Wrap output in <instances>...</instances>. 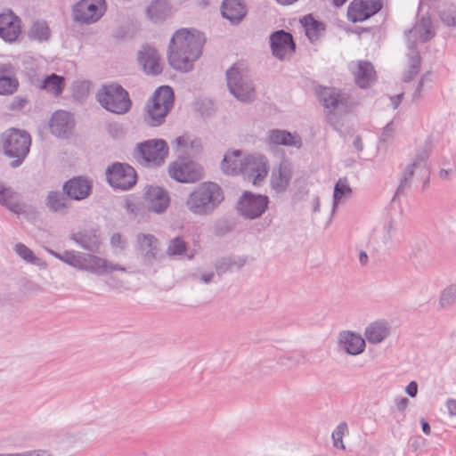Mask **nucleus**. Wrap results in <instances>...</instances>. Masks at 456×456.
Returning a JSON list of instances; mask_svg holds the SVG:
<instances>
[{
	"label": "nucleus",
	"instance_id": "4d7b16f0",
	"mask_svg": "<svg viewBox=\"0 0 456 456\" xmlns=\"http://www.w3.org/2000/svg\"><path fill=\"white\" fill-rule=\"evenodd\" d=\"M445 406L448 411V414L450 417L456 416V400L455 399H448L445 403Z\"/></svg>",
	"mask_w": 456,
	"mask_h": 456
},
{
	"label": "nucleus",
	"instance_id": "e433bc0d",
	"mask_svg": "<svg viewBox=\"0 0 456 456\" xmlns=\"http://www.w3.org/2000/svg\"><path fill=\"white\" fill-rule=\"evenodd\" d=\"M71 239L84 249L96 253L100 248V239L94 231H83L72 234Z\"/></svg>",
	"mask_w": 456,
	"mask_h": 456
},
{
	"label": "nucleus",
	"instance_id": "603ef678",
	"mask_svg": "<svg viewBox=\"0 0 456 456\" xmlns=\"http://www.w3.org/2000/svg\"><path fill=\"white\" fill-rule=\"evenodd\" d=\"M110 244L113 248L122 251L126 247V241L120 233H114L110 238Z\"/></svg>",
	"mask_w": 456,
	"mask_h": 456
},
{
	"label": "nucleus",
	"instance_id": "a878e982",
	"mask_svg": "<svg viewBox=\"0 0 456 456\" xmlns=\"http://www.w3.org/2000/svg\"><path fill=\"white\" fill-rule=\"evenodd\" d=\"M138 61L147 74L158 75L162 71L159 54L154 48L143 46L138 53Z\"/></svg>",
	"mask_w": 456,
	"mask_h": 456
},
{
	"label": "nucleus",
	"instance_id": "cd10ccee",
	"mask_svg": "<svg viewBox=\"0 0 456 456\" xmlns=\"http://www.w3.org/2000/svg\"><path fill=\"white\" fill-rule=\"evenodd\" d=\"M351 69L358 86L366 88L375 81L376 72L370 61H359Z\"/></svg>",
	"mask_w": 456,
	"mask_h": 456
},
{
	"label": "nucleus",
	"instance_id": "c756f323",
	"mask_svg": "<svg viewBox=\"0 0 456 456\" xmlns=\"http://www.w3.org/2000/svg\"><path fill=\"white\" fill-rule=\"evenodd\" d=\"M242 152L240 150L227 151L221 162L222 171L228 175L241 174L243 167Z\"/></svg>",
	"mask_w": 456,
	"mask_h": 456
},
{
	"label": "nucleus",
	"instance_id": "aec40b11",
	"mask_svg": "<svg viewBox=\"0 0 456 456\" xmlns=\"http://www.w3.org/2000/svg\"><path fill=\"white\" fill-rule=\"evenodd\" d=\"M144 202L150 211L159 214L167 208L170 199L168 193L164 189L151 185L145 190Z\"/></svg>",
	"mask_w": 456,
	"mask_h": 456
},
{
	"label": "nucleus",
	"instance_id": "c85d7f7f",
	"mask_svg": "<svg viewBox=\"0 0 456 456\" xmlns=\"http://www.w3.org/2000/svg\"><path fill=\"white\" fill-rule=\"evenodd\" d=\"M175 151L178 158H190L198 155L202 148L201 142L187 135L175 139Z\"/></svg>",
	"mask_w": 456,
	"mask_h": 456
},
{
	"label": "nucleus",
	"instance_id": "6e6d98bb",
	"mask_svg": "<svg viewBox=\"0 0 456 456\" xmlns=\"http://www.w3.org/2000/svg\"><path fill=\"white\" fill-rule=\"evenodd\" d=\"M231 258H232L231 270H232V269H240L246 263V259L244 257H241V256H232Z\"/></svg>",
	"mask_w": 456,
	"mask_h": 456
},
{
	"label": "nucleus",
	"instance_id": "473e14b6",
	"mask_svg": "<svg viewBox=\"0 0 456 456\" xmlns=\"http://www.w3.org/2000/svg\"><path fill=\"white\" fill-rule=\"evenodd\" d=\"M146 15L153 23H162L171 15V6L167 0H152L146 8Z\"/></svg>",
	"mask_w": 456,
	"mask_h": 456
},
{
	"label": "nucleus",
	"instance_id": "8fccbe9b",
	"mask_svg": "<svg viewBox=\"0 0 456 456\" xmlns=\"http://www.w3.org/2000/svg\"><path fill=\"white\" fill-rule=\"evenodd\" d=\"M426 249V244L423 241H413L408 247L410 256H416L418 253H422Z\"/></svg>",
	"mask_w": 456,
	"mask_h": 456
},
{
	"label": "nucleus",
	"instance_id": "72a5a7b5",
	"mask_svg": "<svg viewBox=\"0 0 456 456\" xmlns=\"http://www.w3.org/2000/svg\"><path fill=\"white\" fill-rule=\"evenodd\" d=\"M19 86L15 72L11 64H0V94H13Z\"/></svg>",
	"mask_w": 456,
	"mask_h": 456
},
{
	"label": "nucleus",
	"instance_id": "de8ad7c7",
	"mask_svg": "<svg viewBox=\"0 0 456 456\" xmlns=\"http://www.w3.org/2000/svg\"><path fill=\"white\" fill-rule=\"evenodd\" d=\"M347 432V425L346 422H340L336 429L332 432L331 437L333 440V445L336 448L345 449L343 443V436Z\"/></svg>",
	"mask_w": 456,
	"mask_h": 456
},
{
	"label": "nucleus",
	"instance_id": "b1692460",
	"mask_svg": "<svg viewBox=\"0 0 456 456\" xmlns=\"http://www.w3.org/2000/svg\"><path fill=\"white\" fill-rule=\"evenodd\" d=\"M136 240L143 261L149 265L155 262L159 245L158 239L152 234L139 233L136 236Z\"/></svg>",
	"mask_w": 456,
	"mask_h": 456
},
{
	"label": "nucleus",
	"instance_id": "4be33fe9",
	"mask_svg": "<svg viewBox=\"0 0 456 456\" xmlns=\"http://www.w3.org/2000/svg\"><path fill=\"white\" fill-rule=\"evenodd\" d=\"M319 99L327 109L344 110L348 104V96L333 87H324L318 92Z\"/></svg>",
	"mask_w": 456,
	"mask_h": 456
},
{
	"label": "nucleus",
	"instance_id": "a18cd8bd",
	"mask_svg": "<svg viewBox=\"0 0 456 456\" xmlns=\"http://www.w3.org/2000/svg\"><path fill=\"white\" fill-rule=\"evenodd\" d=\"M409 70L403 74V80L404 82H410L419 71L420 67V57L418 51L412 50V53H409Z\"/></svg>",
	"mask_w": 456,
	"mask_h": 456
},
{
	"label": "nucleus",
	"instance_id": "ddd939ff",
	"mask_svg": "<svg viewBox=\"0 0 456 456\" xmlns=\"http://www.w3.org/2000/svg\"><path fill=\"white\" fill-rule=\"evenodd\" d=\"M267 196L245 191L237 203V210L247 219H256L261 216L268 208Z\"/></svg>",
	"mask_w": 456,
	"mask_h": 456
},
{
	"label": "nucleus",
	"instance_id": "1a4fd4ad",
	"mask_svg": "<svg viewBox=\"0 0 456 456\" xmlns=\"http://www.w3.org/2000/svg\"><path fill=\"white\" fill-rule=\"evenodd\" d=\"M168 174L179 183H190L202 178L203 168L188 158H178L169 166Z\"/></svg>",
	"mask_w": 456,
	"mask_h": 456
},
{
	"label": "nucleus",
	"instance_id": "5701e85b",
	"mask_svg": "<svg viewBox=\"0 0 456 456\" xmlns=\"http://www.w3.org/2000/svg\"><path fill=\"white\" fill-rule=\"evenodd\" d=\"M338 345L350 355H358L362 354L365 347V339L358 333L346 330L338 335Z\"/></svg>",
	"mask_w": 456,
	"mask_h": 456
},
{
	"label": "nucleus",
	"instance_id": "a211bd4d",
	"mask_svg": "<svg viewBox=\"0 0 456 456\" xmlns=\"http://www.w3.org/2000/svg\"><path fill=\"white\" fill-rule=\"evenodd\" d=\"M392 334V324L385 319H379L370 322L364 330L365 342L370 345H379Z\"/></svg>",
	"mask_w": 456,
	"mask_h": 456
},
{
	"label": "nucleus",
	"instance_id": "4c0bfd02",
	"mask_svg": "<svg viewBox=\"0 0 456 456\" xmlns=\"http://www.w3.org/2000/svg\"><path fill=\"white\" fill-rule=\"evenodd\" d=\"M352 195V189L346 178H339L336 183L333 191L332 208L330 213V219L333 216L334 213L343 198H350Z\"/></svg>",
	"mask_w": 456,
	"mask_h": 456
},
{
	"label": "nucleus",
	"instance_id": "ea45409f",
	"mask_svg": "<svg viewBox=\"0 0 456 456\" xmlns=\"http://www.w3.org/2000/svg\"><path fill=\"white\" fill-rule=\"evenodd\" d=\"M301 23L305 28V35L312 43L317 41L325 29L324 24L315 20L311 15L305 16L301 20Z\"/></svg>",
	"mask_w": 456,
	"mask_h": 456
},
{
	"label": "nucleus",
	"instance_id": "393cba45",
	"mask_svg": "<svg viewBox=\"0 0 456 456\" xmlns=\"http://www.w3.org/2000/svg\"><path fill=\"white\" fill-rule=\"evenodd\" d=\"M20 32V20L12 11L0 14V37L7 42H12L16 40Z\"/></svg>",
	"mask_w": 456,
	"mask_h": 456
},
{
	"label": "nucleus",
	"instance_id": "69168bd1",
	"mask_svg": "<svg viewBox=\"0 0 456 456\" xmlns=\"http://www.w3.org/2000/svg\"><path fill=\"white\" fill-rule=\"evenodd\" d=\"M353 145H354V147L358 151H362V149H363V144H362V138H361L360 136H356V137L354 139Z\"/></svg>",
	"mask_w": 456,
	"mask_h": 456
},
{
	"label": "nucleus",
	"instance_id": "f257e3e1",
	"mask_svg": "<svg viewBox=\"0 0 456 456\" xmlns=\"http://www.w3.org/2000/svg\"><path fill=\"white\" fill-rule=\"evenodd\" d=\"M205 37L194 29L181 28L175 31L168 45V62L176 70L189 72L193 63L201 56Z\"/></svg>",
	"mask_w": 456,
	"mask_h": 456
},
{
	"label": "nucleus",
	"instance_id": "423d86ee",
	"mask_svg": "<svg viewBox=\"0 0 456 456\" xmlns=\"http://www.w3.org/2000/svg\"><path fill=\"white\" fill-rule=\"evenodd\" d=\"M70 266L101 276L110 274L115 271L126 272V268L118 264L108 261L94 254L73 251Z\"/></svg>",
	"mask_w": 456,
	"mask_h": 456
},
{
	"label": "nucleus",
	"instance_id": "338daca9",
	"mask_svg": "<svg viewBox=\"0 0 456 456\" xmlns=\"http://www.w3.org/2000/svg\"><path fill=\"white\" fill-rule=\"evenodd\" d=\"M420 424H421L422 431L426 435H429L430 432H431V428H430L429 424L425 419H423L420 420Z\"/></svg>",
	"mask_w": 456,
	"mask_h": 456
},
{
	"label": "nucleus",
	"instance_id": "39448f33",
	"mask_svg": "<svg viewBox=\"0 0 456 456\" xmlns=\"http://www.w3.org/2000/svg\"><path fill=\"white\" fill-rule=\"evenodd\" d=\"M174 104V92L170 86L159 87L146 107L145 122L151 126L161 125Z\"/></svg>",
	"mask_w": 456,
	"mask_h": 456
},
{
	"label": "nucleus",
	"instance_id": "f8f14e48",
	"mask_svg": "<svg viewBox=\"0 0 456 456\" xmlns=\"http://www.w3.org/2000/svg\"><path fill=\"white\" fill-rule=\"evenodd\" d=\"M105 11V0H80L72 8L74 20L82 24L96 22Z\"/></svg>",
	"mask_w": 456,
	"mask_h": 456
},
{
	"label": "nucleus",
	"instance_id": "3c124183",
	"mask_svg": "<svg viewBox=\"0 0 456 456\" xmlns=\"http://www.w3.org/2000/svg\"><path fill=\"white\" fill-rule=\"evenodd\" d=\"M28 103V100L21 96H16L12 99V102L9 105V109L11 110H22L26 104Z\"/></svg>",
	"mask_w": 456,
	"mask_h": 456
},
{
	"label": "nucleus",
	"instance_id": "680f3d73",
	"mask_svg": "<svg viewBox=\"0 0 456 456\" xmlns=\"http://www.w3.org/2000/svg\"><path fill=\"white\" fill-rule=\"evenodd\" d=\"M30 456H53L48 450L36 449L28 451Z\"/></svg>",
	"mask_w": 456,
	"mask_h": 456
},
{
	"label": "nucleus",
	"instance_id": "13d9d810",
	"mask_svg": "<svg viewBox=\"0 0 456 456\" xmlns=\"http://www.w3.org/2000/svg\"><path fill=\"white\" fill-rule=\"evenodd\" d=\"M405 391L407 393V395L411 397H415L417 395V393H418V385L415 381H411L406 388H405Z\"/></svg>",
	"mask_w": 456,
	"mask_h": 456
},
{
	"label": "nucleus",
	"instance_id": "a19ab883",
	"mask_svg": "<svg viewBox=\"0 0 456 456\" xmlns=\"http://www.w3.org/2000/svg\"><path fill=\"white\" fill-rule=\"evenodd\" d=\"M39 88L53 96H59L64 88V77L56 74H51L41 81Z\"/></svg>",
	"mask_w": 456,
	"mask_h": 456
},
{
	"label": "nucleus",
	"instance_id": "bf43d9fd",
	"mask_svg": "<svg viewBox=\"0 0 456 456\" xmlns=\"http://www.w3.org/2000/svg\"><path fill=\"white\" fill-rule=\"evenodd\" d=\"M410 401L406 397H402L395 401V405L398 411H403L409 405Z\"/></svg>",
	"mask_w": 456,
	"mask_h": 456
},
{
	"label": "nucleus",
	"instance_id": "49530a36",
	"mask_svg": "<svg viewBox=\"0 0 456 456\" xmlns=\"http://www.w3.org/2000/svg\"><path fill=\"white\" fill-rule=\"evenodd\" d=\"M186 253V244L181 237H175L169 241L167 254L170 256H182Z\"/></svg>",
	"mask_w": 456,
	"mask_h": 456
},
{
	"label": "nucleus",
	"instance_id": "58836bf2",
	"mask_svg": "<svg viewBox=\"0 0 456 456\" xmlns=\"http://www.w3.org/2000/svg\"><path fill=\"white\" fill-rule=\"evenodd\" d=\"M15 253L26 263L37 266L41 270H45L47 263L42 258L37 256L34 252L23 243L14 245Z\"/></svg>",
	"mask_w": 456,
	"mask_h": 456
},
{
	"label": "nucleus",
	"instance_id": "f3484780",
	"mask_svg": "<svg viewBox=\"0 0 456 456\" xmlns=\"http://www.w3.org/2000/svg\"><path fill=\"white\" fill-rule=\"evenodd\" d=\"M434 35L431 20L429 18H422L406 33L410 52L412 53V50L418 51L417 44L430 40Z\"/></svg>",
	"mask_w": 456,
	"mask_h": 456
},
{
	"label": "nucleus",
	"instance_id": "6e6552de",
	"mask_svg": "<svg viewBox=\"0 0 456 456\" xmlns=\"http://www.w3.org/2000/svg\"><path fill=\"white\" fill-rule=\"evenodd\" d=\"M428 157L429 149L424 148L420 150L412 161L406 166L401 175L395 197L404 194L405 191L411 188L412 178L415 175L423 174L428 175L427 169V159Z\"/></svg>",
	"mask_w": 456,
	"mask_h": 456
},
{
	"label": "nucleus",
	"instance_id": "774afa93",
	"mask_svg": "<svg viewBox=\"0 0 456 456\" xmlns=\"http://www.w3.org/2000/svg\"><path fill=\"white\" fill-rule=\"evenodd\" d=\"M359 261L362 265H365L368 263V256L365 251H361L359 254Z\"/></svg>",
	"mask_w": 456,
	"mask_h": 456
},
{
	"label": "nucleus",
	"instance_id": "2f4dec72",
	"mask_svg": "<svg viewBox=\"0 0 456 456\" xmlns=\"http://www.w3.org/2000/svg\"><path fill=\"white\" fill-rule=\"evenodd\" d=\"M0 205L16 215L25 212V205L18 200V194L2 182H0Z\"/></svg>",
	"mask_w": 456,
	"mask_h": 456
},
{
	"label": "nucleus",
	"instance_id": "e2e57ef3",
	"mask_svg": "<svg viewBox=\"0 0 456 456\" xmlns=\"http://www.w3.org/2000/svg\"><path fill=\"white\" fill-rule=\"evenodd\" d=\"M403 96V94H397L395 96L390 97V101H391V103H392V106H393L394 110L397 109V107L401 103Z\"/></svg>",
	"mask_w": 456,
	"mask_h": 456
},
{
	"label": "nucleus",
	"instance_id": "9d476101",
	"mask_svg": "<svg viewBox=\"0 0 456 456\" xmlns=\"http://www.w3.org/2000/svg\"><path fill=\"white\" fill-rule=\"evenodd\" d=\"M167 156V147L166 142L161 139L144 142L135 151V157L148 167L161 165Z\"/></svg>",
	"mask_w": 456,
	"mask_h": 456
},
{
	"label": "nucleus",
	"instance_id": "dca6fc26",
	"mask_svg": "<svg viewBox=\"0 0 456 456\" xmlns=\"http://www.w3.org/2000/svg\"><path fill=\"white\" fill-rule=\"evenodd\" d=\"M381 7L379 0H354L348 7L347 16L353 22H361L377 13Z\"/></svg>",
	"mask_w": 456,
	"mask_h": 456
},
{
	"label": "nucleus",
	"instance_id": "0eeeda50",
	"mask_svg": "<svg viewBox=\"0 0 456 456\" xmlns=\"http://www.w3.org/2000/svg\"><path fill=\"white\" fill-rule=\"evenodd\" d=\"M226 81L230 93L237 100L248 102L255 99V87L246 71L232 66L226 72Z\"/></svg>",
	"mask_w": 456,
	"mask_h": 456
},
{
	"label": "nucleus",
	"instance_id": "c9c22d12",
	"mask_svg": "<svg viewBox=\"0 0 456 456\" xmlns=\"http://www.w3.org/2000/svg\"><path fill=\"white\" fill-rule=\"evenodd\" d=\"M45 205L51 212L61 216L67 215L70 208L69 200L60 191H50L46 196Z\"/></svg>",
	"mask_w": 456,
	"mask_h": 456
},
{
	"label": "nucleus",
	"instance_id": "20e7f679",
	"mask_svg": "<svg viewBox=\"0 0 456 456\" xmlns=\"http://www.w3.org/2000/svg\"><path fill=\"white\" fill-rule=\"evenodd\" d=\"M96 99L102 108L118 115L127 113L132 106L127 91L115 83L102 86L96 94Z\"/></svg>",
	"mask_w": 456,
	"mask_h": 456
},
{
	"label": "nucleus",
	"instance_id": "052dcab7",
	"mask_svg": "<svg viewBox=\"0 0 456 456\" xmlns=\"http://www.w3.org/2000/svg\"><path fill=\"white\" fill-rule=\"evenodd\" d=\"M213 278H214L213 272L204 273L199 276H196L197 280H199L200 281L206 283V284L209 283L213 280Z\"/></svg>",
	"mask_w": 456,
	"mask_h": 456
},
{
	"label": "nucleus",
	"instance_id": "f03ea898",
	"mask_svg": "<svg viewBox=\"0 0 456 456\" xmlns=\"http://www.w3.org/2000/svg\"><path fill=\"white\" fill-rule=\"evenodd\" d=\"M224 200L222 187L214 182H204L194 188L187 196L185 207L196 216H211Z\"/></svg>",
	"mask_w": 456,
	"mask_h": 456
},
{
	"label": "nucleus",
	"instance_id": "09e8293b",
	"mask_svg": "<svg viewBox=\"0 0 456 456\" xmlns=\"http://www.w3.org/2000/svg\"><path fill=\"white\" fill-rule=\"evenodd\" d=\"M47 252L52 255L53 256H54L55 258L64 262L65 264L70 265V262H71V258H72V255H73V251L74 250H65L64 252L62 253H58V252H55L50 248H47L46 249Z\"/></svg>",
	"mask_w": 456,
	"mask_h": 456
},
{
	"label": "nucleus",
	"instance_id": "9b49d317",
	"mask_svg": "<svg viewBox=\"0 0 456 456\" xmlns=\"http://www.w3.org/2000/svg\"><path fill=\"white\" fill-rule=\"evenodd\" d=\"M107 181L110 186L121 191L131 189L136 183L134 169L123 163H113L106 169Z\"/></svg>",
	"mask_w": 456,
	"mask_h": 456
},
{
	"label": "nucleus",
	"instance_id": "4468645a",
	"mask_svg": "<svg viewBox=\"0 0 456 456\" xmlns=\"http://www.w3.org/2000/svg\"><path fill=\"white\" fill-rule=\"evenodd\" d=\"M269 171L266 157L263 155H249L244 157L241 175L254 185H260Z\"/></svg>",
	"mask_w": 456,
	"mask_h": 456
},
{
	"label": "nucleus",
	"instance_id": "7ed1b4c3",
	"mask_svg": "<svg viewBox=\"0 0 456 456\" xmlns=\"http://www.w3.org/2000/svg\"><path fill=\"white\" fill-rule=\"evenodd\" d=\"M30 134L22 129L9 128L0 136V149L3 154L11 159L10 167H19L29 153Z\"/></svg>",
	"mask_w": 456,
	"mask_h": 456
},
{
	"label": "nucleus",
	"instance_id": "bb28decb",
	"mask_svg": "<svg viewBox=\"0 0 456 456\" xmlns=\"http://www.w3.org/2000/svg\"><path fill=\"white\" fill-rule=\"evenodd\" d=\"M291 166L287 160L280 163L279 167L274 168L271 175L272 188L277 192L286 191L291 179Z\"/></svg>",
	"mask_w": 456,
	"mask_h": 456
},
{
	"label": "nucleus",
	"instance_id": "2eb2a0df",
	"mask_svg": "<svg viewBox=\"0 0 456 456\" xmlns=\"http://www.w3.org/2000/svg\"><path fill=\"white\" fill-rule=\"evenodd\" d=\"M270 46L273 56L281 61L289 59L296 50L292 35L283 29L271 34Z\"/></svg>",
	"mask_w": 456,
	"mask_h": 456
},
{
	"label": "nucleus",
	"instance_id": "0e129e2a",
	"mask_svg": "<svg viewBox=\"0 0 456 456\" xmlns=\"http://www.w3.org/2000/svg\"><path fill=\"white\" fill-rule=\"evenodd\" d=\"M320 205H321L320 197H318V196L314 197L313 201H312L313 213L320 212Z\"/></svg>",
	"mask_w": 456,
	"mask_h": 456
},
{
	"label": "nucleus",
	"instance_id": "c03bdc74",
	"mask_svg": "<svg viewBox=\"0 0 456 456\" xmlns=\"http://www.w3.org/2000/svg\"><path fill=\"white\" fill-rule=\"evenodd\" d=\"M28 37L38 42L47 41L50 37V29L45 21L34 22L28 31Z\"/></svg>",
	"mask_w": 456,
	"mask_h": 456
},
{
	"label": "nucleus",
	"instance_id": "864d4df0",
	"mask_svg": "<svg viewBox=\"0 0 456 456\" xmlns=\"http://www.w3.org/2000/svg\"><path fill=\"white\" fill-rule=\"evenodd\" d=\"M443 22L449 27H456V12H444L441 16Z\"/></svg>",
	"mask_w": 456,
	"mask_h": 456
},
{
	"label": "nucleus",
	"instance_id": "f704fd0d",
	"mask_svg": "<svg viewBox=\"0 0 456 456\" xmlns=\"http://www.w3.org/2000/svg\"><path fill=\"white\" fill-rule=\"evenodd\" d=\"M246 12V7L241 0H224L222 4L223 16L232 24L240 22Z\"/></svg>",
	"mask_w": 456,
	"mask_h": 456
},
{
	"label": "nucleus",
	"instance_id": "7c9ffc66",
	"mask_svg": "<svg viewBox=\"0 0 456 456\" xmlns=\"http://www.w3.org/2000/svg\"><path fill=\"white\" fill-rule=\"evenodd\" d=\"M268 141L274 145H284L297 149L302 146V139L297 133L281 129L271 130L268 133Z\"/></svg>",
	"mask_w": 456,
	"mask_h": 456
},
{
	"label": "nucleus",
	"instance_id": "37998d69",
	"mask_svg": "<svg viewBox=\"0 0 456 456\" xmlns=\"http://www.w3.org/2000/svg\"><path fill=\"white\" fill-rule=\"evenodd\" d=\"M456 303V282L446 286L439 294V309H449Z\"/></svg>",
	"mask_w": 456,
	"mask_h": 456
},
{
	"label": "nucleus",
	"instance_id": "79ce46f5",
	"mask_svg": "<svg viewBox=\"0 0 456 456\" xmlns=\"http://www.w3.org/2000/svg\"><path fill=\"white\" fill-rule=\"evenodd\" d=\"M82 432H66L60 437L59 444L64 449H77L84 444Z\"/></svg>",
	"mask_w": 456,
	"mask_h": 456
},
{
	"label": "nucleus",
	"instance_id": "5fc2aeb1",
	"mask_svg": "<svg viewBox=\"0 0 456 456\" xmlns=\"http://www.w3.org/2000/svg\"><path fill=\"white\" fill-rule=\"evenodd\" d=\"M232 258L224 257L222 258L216 265V268L220 273H224L231 270Z\"/></svg>",
	"mask_w": 456,
	"mask_h": 456
},
{
	"label": "nucleus",
	"instance_id": "6ab92c4d",
	"mask_svg": "<svg viewBox=\"0 0 456 456\" xmlns=\"http://www.w3.org/2000/svg\"><path fill=\"white\" fill-rule=\"evenodd\" d=\"M92 181L83 177L77 176L64 183L62 190L64 194L69 200H82L86 199L92 192Z\"/></svg>",
	"mask_w": 456,
	"mask_h": 456
},
{
	"label": "nucleus",
	"instance_id": "412c9836",
	"mask_svg": "<svg viewBox=\"0 0 456 456\" xmlns=\"http://www.w3.org/2000/svg\"><path fill=\"white\" fill-rule=\"evenodd\" d=\"M53 134L57 137H69L74 129L75 121L71 114L65 110L55 111L49 122Z\"/></svg>",
	"mask_w": 456,
	"mask_h": 456
}]
</instances>
